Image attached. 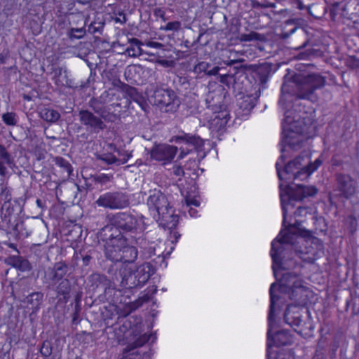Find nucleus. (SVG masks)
<instances>
[{
  "mask_svg": "<svg viewBox=\"0 0 359 359\" xmlns=\"http://www.w3.org/2000/svg\"><path fill=\"white\" fill-rule=\"evenodd\" d=\"M150 335L144 334L140 336L134 342L128 344L122 352V357L120 359H142V354L137 348L142 346L149 341Z\"/></svg>",
  "mask_w": 359,
  "mask_h": 359,
  "instance_id": "nucleus-22",
  "label": "nucleus"
},
{
  "mask_svg": "<svg viewBox=\"0 0 359 359\" xmlns=\"http://www.w3.org/2000/svg\"><path fill=\"white\" fill-rule=\"evenodd\" d=\"M240 39L241 41L245 42L252 41H264L266 40V36L264 34H261L255 32H251L248 34H241Z\"/></svg>",
  "mask_w": 359,
  "mask_h": 359,
  "instance_id": "nucleus-39",
  "label": "nucleus"
},
{
  "mask_svg": "<svg viewBox=\"0 0 359 359\" xmlns=\"http://www.w3.org/2000/svg\"><path fill=\"white\" fill-rule=\"evenodd\" d=\"M82 296H83V292L81 290H78L76 292V294L74 296V303H75V306L76 307L81 306L80 303L81 301Z\"/></svg>",
  "mask_w": 359,
  "mask_h": 359,
  "instance_id": "nucleus-55",
  "label": "nucleus"
},
{
  "mask_svg": "<svg viewBox=\"0 0 359 359\" xmlns=\"http://www.w3.org/2000/svg\"><path fill=\"white\" fill-rule=\"evenodd\" d=\"M88 106L90 109H81L78 116L81 124L92 134H98L107 128L106 123H115L120 119V116L110 111L101 97H93Z\"/></svg>",
  "mask_w": 359,
  "mask_h": 359,
  "instance_id": "nucleus-4",
  "label": "nucleus"
},
{
  "mask_svg": "<svg viewBox=\"0 0 359 359\" xmlns=\"http://www.w3.org/2000/svg\"><path fill=\"white\" fill-rule=\"evenodd\" d=\"M86 29L84 27L82 28H71L67 32V36L71 39H79L83 38L86 34Z\"/></svg>",
  "mask_w": 359,
  "mask_h": 359,
  "instance_id": "nucleus-42",
  "label": "nucleus"
},
{
  "mask_svg": "<svg viewBox=\"0 0 359 359\" xmlns=\"http://www.w3.org/2000/svg\"><path fill=\"white\" fill-rule=\"evenodd\" d=\"M17 115L14 112H6L2 115V120L7 126H15L17 124Z\"/></svg>",
  "mask_w": 359,
  "mask_h": 359,
  "instance_id": "nucleus-45",
  "label": "nucleus"
},
{
  "mask_svg": "<svg viewBox=\"0 0 359 359\" xmlns=\"http://www.w3.org/2000/svg\"><path fill=\"white\" fill-rule=\"evenodd\" d=\"M311 152L304 151L293 161H290L287 164H283L280 161L276 163L278 177L280 181H285L287 184L283 187V194H285L286 186H291L296 193H298L297 184L292 182L294 180H304L307 179L314 171V164L311 162ZM280 184H283L281 182ZM302 185L301 184H299ZM304 186V184H302ZM304 187H308L304 185Z\"/></svg>",
  "mask_w": 359,
  "mask_h": 359,
  "instance_id": "nucleus-5",
  "label": "nucleus"
},
{
  "mask_svg": "<svg viewBox=\"0 0 359 359\" xmlns=\"http://www.w3.org/2000/svg\"><path fill=\"white\" fill-rule=\"evenodd\" d=\"M156 272V268L150 262H144L135 269L126 266H121L115 273L114 280L120 283L125 289L142 287Z\"/></svg>",
  "mask_w": 359,
  "mask_h": 359,
  "instance_id": "nucleus-9",
  "label": "nucleus"
},
{
  "mask_svg": "<svg viewBox=\"0 0 359 359\" xmlns=\"http://www.w3.org/2000/svg\"><path fill=\"white\" fill-rule=\"evenodd\" d=\"M43 292H34L26 296L22 302L27 304V308L31 309L32 313H36L43 302Z\"/></svg>",
  "mask_w": 359,
  "mask_h": 359,
  "instance_id": "nucleus-29",
  "label": "nucleus"
},
{
  "mask_svg": "<svg viewBox=\"0 0 359 359\" xmlns=\"http://www.w3.org/2000/svg\"><path fill=\"white\" fill-rule=\"evenodd\" d=\"M151 102L165 112H175L180 107L178 96L172 89L157 88L151 97Z\"/></svg>",
  "mask_w": 359,
  "mask_h": 359,
  "instance_id": "nucleus-15",
  "label": "nucleus"
},
{
  "mask_svg": "<svg viewBox=\"0 0 359 359\" xmlns=\"http://www.w3.org/2000/svg\"><path fill=\"white\" fill-rule=\"evenodd\" d=\"M170 142L180 145L178 150L180 153L177 157L179 159L189 154L196 153V161L199 163L205 156V141L199 135L180 131L177 135L172 137Z\"/></svg>",
  "mask_w": 359,
  "mask_h": 359,
  "instance_id": "nucleus-11",
  "label": "nucleus"
},
{
  "mask_svg": "<svg viewBox=\"0 0 359 359\" xmlns=\"http://www.w3.org/2000/svg\"><path fill=\"white\" fill-rule=\"evenodd\" d=\"M6 264L25 272L32 269L31 263L25 257L19 255H11L5 259Z\"/></svg>",
  "mask_w": 359,
  "mask_h": 359,
  "instance_id": "nucleus-27",
  "label": "nucleus"
},
{
  "mask_svg": "<svg viewBox=\"0 0 359 359\" xmlns=\"http://www.w3.org/2000/svg\"><path fill=\"white\" fill-rule=\"evenodd\" d=\"M132 156L131 154H126L121 158H117L116 165H120L127 163L128 159Z\"/></svg>",
  "mask_w": 359,
  "mask_h": 359,
  "instance_id": "nucleus-57",
  "label": "nucleus"
},
{
  "mask_svg": "<svg viewBox=\"0 0 359 359\" xmlns=\"http://www.w3.org/2000/svg\"><path fill=\"white\" fill-rule=\"evenodd\" d=\"M8 52L6 51V53L4 51L0 54V63L1 64H5L6 59L8 57Z\"/></svg>",
  "mask_w": 359,
  "mask_h": 359,
  "instance_id": "nucleus-63",
  "label": "nucleus"
},
{
  "mask_svg": "<svg viewBox=\"0 0 359 359\" xmlns=\"http://www.w3.org/2000/svg\"><path fill=\"white\" fill-rule=\"evenodd\" d=\"M95 22L94 23H91L89 26H88V31L89 33L90 34H95L97 32H99V33H101V29L102 28V26H100L98 27H96L95 26Z\"/></svg>",
  "mask_w": 359,
  "mask_h": 359,
  "instance_id": "nucleus-56",
  "label": "nucleus"
},
{
  "mask_svg": "<svg viewBox=\"0 0 359 359\" xmlns=\"http://www.w3.org/2000/svg\"><path fill=\"white\" fill-rule=\"evenodd\" d=\"M98 207L110 210L124 209L130 205L129 196L120 191H109L100 195L95 201Z\"/></svg>",
  "mask_w": 359,
  "mask_h": 359,
  "instance_id": "nucleus-16",
  "label": "nucleus"
},
{
  "mask_svg": "<svg viewBox=\"0 0 359 359\" xmlns=\"http://www.w3.org/2000/svg\"><path fill=\"white\" fill-rule=\"evenodd\" d=\"M36 203L37 206L42 210L47 208L46 203L45 200H41V199L37 198L36 201Z\"/></svg>",
  "mask_w": 359,
  "mask_h": 359,
  "instance_id": "nucleus-61",
  "label": "nucleus"
},
{
  "mask_svg": "<svg viewBox=\"0 0 359 359\" xmlns=\"http://www.w3.org/2000/svg\"><path fill=\"white\" fill-rule=\"evenodd\" d=\"M275 284H271L269 290L270 294V306L268 316L269 328L267 331V357L269 359L270 351L271 346H282L290 344L292 342L291 336L287 330H281L276 331L273 335L272 330L276 326L274 320V306L279 299V296L273 294Z\"/></svg>",
  "mask_w": 359,
  "mask_h": 359,
  "instance_id": "nucleus-12",
  "label": "nucleus"
},
{
  "mask_svg": "<svg viewBox=\"0 0 359 359\" xmlns=\"http://www.w3.org/2000/svg\"><path fill=\"white\" fill-rule=\"evenodd\" d=\"M129 46L126 49V53H127L130 57H136L142 55L143 53H145L149 55H154L150 54L147 52H144L143 50L141 48L142 42L137 38H132L129 39Z\"/></svg>",
  "mask_w": 359,
  "mask_h": 359,
  "instance_id": "nucleus-33",
  "label": "nucleus"
},
{
  "mask_svg": "<svg viewBox=\"0 0 359 359\" xmlns=\"http://www.w3.org/2000/svg\"><path fill=\"white\" fill-rule=\"evenodd\" d=\"M0 201L6 202H12L11 201V193L8 188L1 187H0Z\"/></svg>",
  "mask_w": 359,
  "mask_h": 359,
  "instance_id": "nucleus-49",
  "label": "nucleus"
},
{
  "mask_svg": "<svg viewBox=\"0 0 359 359\" xmlns=\"http://www.w3.org/2000/svg\"><path fill=\"white\" fill-rule=\"evenodd\" d=\"M156 216L154 219L159 222V225L168 229H175L179 222V216L175 214V210L170 205Z\"/></svg>",
  "mask_w": 359,
  "mask_h": 359,
  "instance_id": "nucleus-23",
  "label": "nucleus"
},
{
  "mask_svg": "<svg viewBox=\"0 0 359 359\" xmlns=\"http://www.w3.org/2000/svg\"><path fill=\"white\" fill-rule=\"evenodd\" d=\"M111 285V281L104 274L95 272L89 275L87 278V287L91 291L95 292L100 287H103L104 290Z\"/></svg>",
  "mask_w": 359,
  "mask_h": 359,
  "instance_id": "nucleus-25",
  "label": "nucleus"
},
{
  "mask_svg": "<svg viewBox=\"0 0 359 359\" xmlns=\"http://www.w3.org/2000/svg\"><path fill=\"white\" fill-rule=\"evenodd\" d=\"M25 203V199L23 198H19L13 202L4 203L1 210V223L3 229L22 218L20 214L23 211Z\"/></svg>",
  "mask_w": 359,
  "mask_h": 359,
  "instance_id": "nucleus-17",
  "label": "nucleus"
},
{
  "mask_svg": "<svg viewBox=\"0 0 359 359\" xmlns=\"http://www.w3.org/2000/svg\"><path fill=\"white\" fill-rule=\"evenodd\" d=\"M164 13H165L164 10L161 8H156L154 11V15L156 17H158V18L162 17V15H163Z\"/></svg>",
  "mask_w": 359,
  "mask_h": 359,
  "instance_id": "nucleus-62",
  "label": "nucleus"
},
{
  "mask_svg": "<svg viewBox=\"0 0 359 359\" xmlns=\"http://www.w3.org/2000/svg\"><path fill=\"white\" fill-rule=\"evenodd\" d=\"M341 191L346 198L351 196L355 191L353 183L349 177H343L339 179Z\"/></svg>",
  "mask_w": 359,
  "mask_h": 359,
  "instance_id": "nucleus-36",
  "label": "nucleus"
},
{
  "mask_svg": "<svg viewBox=\"0 0 359 359\" xmlns=\"http://www.w3.org/2000/svg\"><path fill=\"white\" fill-rule=\"evenodd\" d=\"M138 251L136 247L129 245L128 243L124 245L121 253V259L120 262L134 263L137 259Z\"/></svg>",
  "mask_w": 359,
  "mask_h": 359,
  "instance_id": "nucleus-34",
  "label": "nucleus"
},
{
  "mask_svg": "<svg viewBox=\"0 0 359 359\" xmlns=\"http://www.w3.org/2000/svg\"><path fill=\"white\" fill-rule=\"evenodd\" d=\"M129 313L123 314V316H118V323H122L121 328V332H126L127 330L132 328L133 323L130 320V318H128Z\"/></svg>",
  "mask_w": 359,
  "mask_h": 359,
  "instance_id": "nucleus-41",
  "label": "nucleus"
},
{
  "mask_svg": "<svg viewBox=\"0 0 359 359\" xmlns=\"http://www.w3.org/2000/svg\"><path fill=\"white\" fill-rule=\"evenodd\" d=\"M273 290H277L281 293H288L290 300L294 303L290 305L306 306L309 302V298L313 297V291L309 287L302 285V281L299 280L297 275L292 272H286L282 274L280 280V285H277Z\"/></svg>",
  "mask_w": 359,
  "mask_h": 359,
  "instance_id": "nucleus-8",
  "label": "nucleus"
},
{
  "mask_svg": "<svg viewBox=\"0 0 359 359\" xmlns=\"http://www.w3.org/2000/svg\"><path fill=\"white\" fill-rule=\"evenodd\" d=\"M112 85L114 87L119 88L121 90V92H123V93L125 91V90L129 86L128 84L125 83L124 82L121 81L119 79H114L112 81Z\"/></svg>",
  "mask_w": 359,
  "mask_h": 359,
  "instance_id": "nucleus-52",
  "label": "nucleus"
},
{
  "mask_svg": "<svg viewBox=\"0 0 359 359\" xmlns=\"http://www.w3.org/2000/svg\"><path fill=\"white\" fill-rule=\"evenodd\" d=\"M147 46L149 47H151V48H158V49L163 48V47L164 46V45L162 44L161 43L156 42V41H148L147 43Z\"/></svg>",
  "mask_w": 359,
  "mask_h": 359,
  "instance_id": "nucleus-58",
  "label": "nucleus"
},
{
  "mask_svg": "<svg viewBox=\"0 0 359 359\" xmlns=\"http://www.w3.org/2000/svg\"><path fill=\"white\" fill-rule=\"evenodd\" d=\"M90 180L95 184L104 186L109 182H111L114 180V176L112 174L100 173L91 175Z\"/></svg>",
  "mask_w": 359,
  "mask_h": 359,
  "instance_id": "nucleus-38",
  "label": "nucleus"
},
{
  "mask_svg": "<svg viewBox=\"0 0 359 359\" xmlns=\"http://www.w3.org/2000/svg\"><path fill=\"white\" fill-rule=\"evenodd\" d=\"M96 253L95 250H90L88 252H85L84 251L80 252V255L82 259L83 266H89L93 259V255Z\"/></svg>",
  "mask_w": 359,
  "mask_h": 359,
  "instance_id": "nucleus-46",
  "label": "nucleus"
},
{
  "mask_svg": "<svg viewBox=\"0 0 359 359\" xmlns=\"http://www.w3.org/2000/svg\"><path fill=\"white\" fill-rule=\"evenodd\" d=\"M82 229L81 226L77 224H75L72 226V230L69 231V234H74V236L79 238L81 236Z\"/></svg>",
  "mask_w": 359,
  "mask_h": 359,
  "instance_id": "nucleus-53",
  "label": "nucleus"
},
{
  "mask_svg": "<svg viewBox=\"0 0 359 359\" xmlns=\"http://www.w3.org/2000/svg\"><path fill=\"white\" fill-rule=\"evenodd\" d=\"M40 117L46 122L55 123L60 118V114L53 109L44 108L39 112Z\"/></svg>",
  "mask_w": 359,
  "mask_h": 359,
  "instance_id": "nucleus-35",
  "label": "nucleus"
},
{
  "mask_svg": "<svg viewBox=\"0 0 359 359\" xmlns=\"http://www.w3.org/2000/svg\"><path fill=\"white\" fill-rule=\"evenodd\" d=\"M130 100L137 102L144 111H146L148 107L147 100L142 93L138 92L137 89L133 86H128L123 92Z\"/></svg>",
  "mask_w": 359,
  "mask_h": 359,
  "instance_id": "nucleus-31",
  "label": "nucleus"
},
{
  "mask_svg": "<svg viewBox=\"0 0 359 359\" xmlns=\"http://www.w3.org/2000/svg\"><path fill=\"white\" fill-rule=\"evenodd\" d=\"M273 64L264 62L252 67L250 76L255 80V87L253 93L247 94L241 97L238 101L241 115H248L255 107L260 96L261 90L266 88V83L275 72Z\"/></svg>",
  "mask_w": 359,
  "mask_h": 359,
  "instance_id": "nucleus-6",
  "label": "nucleus"
},
{
  "mask_svg": "<svg viewBox=\"0 0 359 359\" xmlns=\"http://www.w3.org/2000/svg\"><path fill=\"white\" fill-rule=\"evenodd\" d=\"M181 22L180 21H172L168 22L165 26H161L160 30L177 32L181 29Z\"/></svg>",
  "mask_w": 359,
  "mask_h": 359,
  "instance_id": "nucleus-48",
  "label": "nucleus"
},
{
  "mask_svg": "<svg viewBox=\"0 0 359 359\" xmlns=\"http://www.w3.org/2000/svg\"><path fill=\"white\" fill-rule=\"evenodd\" d=\"M172 172L177 177H182L184 175L183 168L180 165H175L173 167Z\"/></svg>",
  "mask_w": 359,
  "mask_h": 359,
  "instance_id": "nucleus-54",
  "label": "nucleus"
},
{
  "mask_svg": "<svg viewBox=\"0 0 359 359\" xmlns=\"http://www.w3.org/2000/svg\"><path fill=\"white\" fill-rule=\"evenodd\" d=\"M0 159L6 162L8 165H11L13 163L11 154L7 151L6 147L1 144H0Z\"/></svg>",
  "mask_w": 359,
  "mask_h": 359,
  "instance_id": "nucleus-43",
  "label": "nucleus"
},
{
  "mask_svg": "<svg viewBox=\"0 0 359 359\" xmlns=\"http://www.w3.org/2000/svg\"><path fill=\"white\" fill-rule=\"evenodd\" d=\"M156 292V286H154L153 289L148 290L147 293H144L141 297H140L137 300L132 303V309H137L139 307H140L144 303L149 302Z\"/></svg>",
  "mask_w": 359,
  "mask_h": 359,
  "instance_id": "nucleus-37",
  "label": "nucleus"
},
{
  "mask_svg": "<svg viewBox=\"0 0 359 359\" xmlns=\"http://www.w3.org/2000/svg\"><path fill=\"white\" fill-rule=\"evenodd\" d=\"M109 217L110 225H107L104 227L116 229L123 236L124 234H130L132 236L142 231L139 219L130 212H118L112 214Z\"/></svg>",
  "mask_w": 359,
  "mask_h": 359,
  "instance_id": "nucleus-14",
  "label": "nucleus"
},
{
  "mask_svg": "<svg viewBox=\"0 0 359 359\" xmlns=\"http://www.w3.org/2000/svg\"><path fill=\"white\" fill-rule=\"evenodd\" d=\"M135 238V244L141 249V253L145 259H149L155 255L156 244L149 240L147 233L139 237L132 236Z\"/></svg>",
  "mask_w": 359,
  "mask_h": 359,
  "instance_id": "nucleus-24",
  "label": "nucleus"
},
{
  "mask_svg": "<svg viewBox=\"0 0 359 359\" xmlns=\"http://www.w3.org/2000/svg\"><path fill=\"white\" fill-rule=\"evenodd\" d=\"M97 159L105 163L107 165H116L117 158L111 153L97 155Z\"/></svg>",
  "mask_w": 359,
  "mask_h": 359,
  "instance_id": "nucleus-44",
  "label": "nucleus"
},
{
  "mask_svg": "<svg viewBox=\"0 0 359 359\" xmlns=\"http://www.w3.org/2000/svg\"><path fill=\"white\" fill-rule=\"evenodd\" d=\"M238 73V69L236 67H233L232 70H229L228 72H224V69L219 72L217 75L219 76V81L228 88H230L234 86L236 83V75Z\"/></svg>",
  "mask_w": 359,
  "mask_h": 359,
  "instance_id": "nucleus-32",
  "label": "nucleus"
},
{
  "mask_svg": "<svg viewBox=\"0 0 359 359\" xmlns=\"http://www.w3.org/2000/svg\"><path fill=\"white\" fill-rule=\"evenodd\" d=\"M215 88L211 90L209 88V91L205 95V104L207 108L214 111H222L226 110V104H225V99L227 95V91L222 85H215Z\"/></svg>",
  "mask_w": 359,
  "mask_h": 359,
  "instance_id": "nucleus-18",
  "label": "nucleus"
},
{
  "mask_svg": "<svg viewBox=\"0 0 359 359\" xmlns=\"http://www.w3.org/2000/svg\"><path fill=\"white\" fill-rule=\"evenodd\" d=\"M215 116L210 121V128L212 131L219 132L226 126L230 115L228 111H214Z\"/></svg>",
  "mask_w": 359,
  "mask_h": 359,
  "instance_id": "nucleus-26",
  "label": "nucleus"
},
{
  "mask_svg": "<svg viewBox=\"0 0 359 359\" xmlns=\"http://www.w3.org/2000/svg\"><path fill=\"white\" fill-rule=\"evenodd\" d=\"M81 311V306L76 307V306H74V312H73V313L72 315V325H77L78 324H79V323L81 321V319H80Z\"/></svg>",
  "mask_w": 359,
  "mask_h": 359,
  "instance_id": "nucleus-51",
  "label": "nucleus"
},
{
  "mask_svg": "<svg viewBox=\"0 0 359 359\" xmlns=\"http://www.w3.org/2000/svg\"><path fill=\"white\" fill-rule=\"evenodd\" d=\"M224 68L218 66H214L207 62H200L194 66L193 72L196 74L204 73L208 76H216L219 72L223 71Z\"/></svg>",
  "mask_w": 359,
  "mask_h": 359,
  "instance_id": "nucleus-30",
  "label": "nucleus"
},
{
  "mask_svg": "<svg viewBox=\"0 0 359 359\" xmlns=\"http://www.w3.org/2000/svg\"><path fill=\"white\" fill-rule=\"evenodd\" d=\"M298 193L291 186H286L285 194H283V184H279L280 198L283 210V226L287 230L283 233L281 230L278 236L271 243V256L273 261L272 269L274 276L277 279L278 270L283 269L282 259L284 257L285 245L294 249L299 258L304 262H314V237L312 231L302 228L301 222L296 221L294 224H286V217L288 207H294V202L314 195L313 187H306L297 184Z\"/></svg>",
  "mask_w": 359,
  "mask_h": 359,
  "instance_id": "nucleus-1",
  "label": "nucleus"
},
{
  "mask_svg": "<svg viewBox=\"0 0 359 359\" xmlns=\"http://www.w3.org/2000/svg\"><path fill=\"white\" fill-rule=\"evenodd\" d=\"M346 65L351 69L359 68V58L355 56H348L346 59Z\"/></svg>",
  "mask_w": 359,
  "mask_h": 359,
  "instance_id": "nucleus-50",
  "label": "nucleus"
},
{
  "mask_svg": "<svg viewBox=\"0 0 359 359\" xmlns=\"http://www.w3.org/2000/svg\"><path fill=\"white\" fill-rule=\"evenodd\" d=\"M178 147L166 144H160L154 145L149 151L152 159L158 161H163V163H170L177 154Z\"/></svg>",
  "mask_w": 359,
  "mask_h": 359,
  "instance_id": "nucleus-21",
  "label": "nucleus"
},
{
  "mask_svg": "<svg viewBox=\"0 0 359 359\" xmlns=\"http://www.w3.org/2000/svg\"><path fill=\"white\" fill-rule=\"evenodd\" d=\"M4 245H7L8 248L13 249L14 250L17 251L18 252V250L17 249V246L15 244L8 242V241H4L3 243Z\"/></svg>",
  "mask_w": 359,
  "mask_h": 359,
  "instance_id": "nucleus-64",
  "label": "nucleus"
},
{
  "mask_svg": "<svg viewBox=\"0 0 359 359\" xmlns=\"http://www.w3.org/2000/svg\"><path fill=\"white\" fill-rule=\"evenodd\" d=\"M299 114L292 116L293 111L286 109L282 123L283 132L281 137V155L278 161L285 164L286 158L291 151H296L302 147L303 134L309 135L314 131V109L309 107V110L299 109Z\"/></svg>",
  "mask_w": 359,
  "mask_h": 359,
  "instance_id": "nucleus-2",
  "label": "nucleus"
},
{
  "mask_svg": "<svg viewBox=\"0 0 359 359\" xmlns=\"http://www.w3.org/2000/svg\"><path fill=\"white\" fill-rule=\"evenodd\" d=\"M98 237L105 243V257L114 262H120L123 248L127 244V238L116 229L109 227L102 228L98 233Z\"/></svg>",
  "mask_w": 359,
  "mask_h": 359,
  "instance_id": "nucleus-10",
  "label": "nucleus"
},
{
  "mask_svg": "<svg viewBox=\"0 0 359 359\" xmlns=\"http://www.w3.org/2000/svg\"><path fill=\"white\" fill-rule=\"evenodd\" d=\"M53 352V346L52 343L48 340H45L40 348V353L41 354L47 358L49 357Z\"/></svg>",
  "mask_w": 359,
  "mask_h": 359,
  "instance_id": "nucleus-47",
  "label": "nucleus"
},
{
  "mask_svg": "<svg viewBox=\"0 0 359 359\" xmlns=\"http://www.w3.org/2000/svg\"><path fill=\"white\" fill-rule=\"evenodd\" d=\"M149 212L154 218H156L158 213L166 210L170 205L167 197L160 190L149 191V196L147 201Z\"/></svg>",
  "mask_w": 359,
  "mask_h": 359,
  "instance_id": "nucleus-20",
  "label": "nucleus"
},
{
  "mask_svg": "<svg viewBox=\"0 0 359 359\" xmlns=\"http://www.w3.org/2000/svg\"><path fill=\"white\" fill-rule=\"evenodd\" d=\"M6 162H4L3 160L0 159V175L1 177H5L7 172V168L5 166Z\"/></svg>",
  "mask_w": 359,
  "mask_h": 359,
  "instance_id": "nucleus-60",
  "label": "nucleus"
},
{
  "mask_svg": "<svg viewBox=\"0 0 359 359\" xmlns=\"http://www.w3.org/2000/svg\"><path fill=\"white\" fill-rule=\"evenodd\" d=\"M53 161L55 165L60 166L63 168L67 172L68 176H70L73 172V168L70 163L61 156H57L54 158Z\"/></svg>",
  "mask_w": 359,
  "mask_h": 359,
  "instance_id": "nucleus-40",
  "label": "nucleus"
},
{
  "mask_svg": "<svg viewBox=\"0 0 359 359\" xmlns=\"http://www.w3.org/2000/svg\"><path fill=\"white\" fill-rule=\"evenodd\" d=\"M72 280H74L72 276L71 266L65 262H58L54 264L52 267H49L45 271L43 278L44 283H49L55 285V291L57 296L62 297V301L67 303L71 297V292L74 288V284Z\"/></svg>",
  "mask_w": 359,
  "mask_h": 359,
  "instance_id": "nucleus-7",
  "label": "nucleus"
},
{
  "mask_svg": "<svg viewBox=\"0 0 359 359\" xmlns=\"http://www.w3.org/2000/svg\"><path fill=\"white\" fill-rule=\"evenodd\" d=\"M313 307L311 302L306 306L288 305L284 313V321L291 327H299L302 321V313H306L309 321L305 323L299 330L294 328V331L299 333L305 339L313 337V323L310 309Z\"/></svg>",
  "mask_w": 359,
  "mask_h": 359,
  "instance_id": "nucleus-13",
  "label": "nucleus"
},
{
  "mask_svg": "<svg viewBox=\"0 0 359 359\" xmlns=\"http://www.w3.org/2000/svg\"><path fill=\"white\" fill-rule=\"evenodd\" d=\"M100 301H107L112 304L122 303V291L112 287L111 285L104 290L103 294L99 295Z\"/></svg>",
  "mask_w": 359,
  "mask_h": 359,
  "instance_id": "nucleus-28",
  "label": "nucleus"
},
{
  "mask_svg": "<svg viewBox=\"0 0 359 359\" xmlns=\"http://www.w3.org/2000/svg\"><path fill=\"white\" fill-rule=\"evenodd\" d=\"M34 229V222L32 219L22 217L6 227L4 230L7 234L12 235L15 240L20 241L28 238Z\"/></svg>",
  "mask_w": 359,
  "mask_h": 359,
  "instance_id": "nucleus-19",
  "label": "nucleus"
},
{
  "mask_svg": "<svg viewBox=\"0 0 359 359\" xmlns=\"http://www.w3.org/2000/svg\"><path fill=\"white\" fill-rule=\"evenodd\" d=\"M186 203H187V205L189 206V207L191 206V205H194L196 207H198L200 205L199 201H197L195 198H186Z\"/></svg>",
  "mask_w": 359,
  "mask_h": 359,
  "instance_id": "nucleus-59",
  "label": "nucleus"
},
{
  "mask_svg": "<svg viewBox=\"0 0 359 359\" xmlns=\"http://www.w3.org/2000/svg\"><path fill=\"white\" fill-rule=\"evenodd\" d=\"M313 92L314 74H297L283 83L278 104L284 110L290 109L294 101L302 100L303 102L299 104V109L309 110V107L314 109L312 106Z\"/></svg>",
  "mask_w": 359,
  "mask_h": 359,
  "instance_id": "nucleus-3",
  "label": "nucleus"
}]
</instances>
